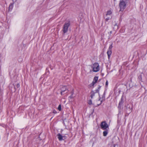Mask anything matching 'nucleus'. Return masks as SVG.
I'll return each mask as SVG.
<instances>
[{
  "mask_svg": "<svg viewBox=\"0 0 147 147\" xmlns=\"http://www.w3.org/2000/svg\"><path fill=\"white\" fill-rule=\"evenodd\" d=\"M100 86H99L98 87V88L97 90L94 91H93L90 92V97L92 99H96L97 97H99V94L98 92L99 91V89Z\"/></svg>",
  "mask_w": 147,
  "mask_h": 147,
  "instance_id": "1",
  "label": "nucleus"
},
{
  "mask_svg": "<svg viewBox=\"0 0 147 147\" xmlns=\"http://www.w3.org/2000/svg\"><path fill=\"white\" fill-rule=\"evenodd\" d=\"M100 126L101 129L102 130L109 129V125L105 121H102L101 123Z\"/></svg>",
  "mask_w": 147,
  "mask_h": 147,
  "instance_id": "2",
  "label": "nucleus"
},
{
  "mask_svg": "<svg viewBox=\"0 0 147 147\" xmlns=\"http://www.w3.org/2000/svg\"><path fill=\"white\" fill-rule=\"evenodd\" d=\"M93 71L94 72H96L99 70V66L97 63H95L92 65Z\"/></svg>",
  "mask_w": 147,
  "mask_h": 147,
  "instance_id": "3",
  "label": "nucleus"
},
{
  "mask_svg": "<svg viewBox=\"0 0 147 147\" xmlns=\"http://www.w3.org/2000/svg\"><path fill=\"white\" fill-rule=\"evenodd\" d=\"M69 25L70 23L69 22L66 23L64 25L63 29V31L64 34L67 32Z\"/></svg>",
  "mask_w": 147,
  "mask_h": 147,
  "instance_id": "4",
  "label": "nucleus"
},
{
  "mask_svg": "<svg viewBox=\"0 0 147 147\" xmlns=\"http://www.w3.org/2000/svg\"><path fill=\"white\" fill-rule=\"evenodd\" d=\"M113 47V43H112L109 46L108 50L107 52L109 59L110 57V56L112 53V49Z\"/></svg>",
  "mask_w": 147,
  "mask_h": 147,
  "instance_id": "5",
  "label": "nucleus"
},
{
  "mask_svg": "<svg viewBox=\"0 0 147 147\" xmlns=\"http://www.w3.org/2000/svg\"><path fill=\"white\" fill-rule=\"evenodd\" d=\"M57 136L60 141L64 140L65 139V136H62L60 134L57 135Z\"/></svg>",
  "mask_w": 147,
  "mask_h": 147,
  "instance_id": "6",
  "label": "nucleus"
},
{
  "mask_svg": "<svg viewBox=\"0 0 147 147\" xmlns=\"http://www.w3.org/2000/svg\"><path fill=\"white\" fill-rule=\"evenodd\" d=\"M61 95L63 94L65 92H67L68 90L67 88V87L65 86H64L61 89Z\"/></svg>",
  "mask_w": 147,
  "mask_h": 147,
  "instance_id": "7",
  "label": "nucleus"
},
{
  "mask_svg": "<svg viewBox=\"0 0 147 147\" xmlns=\"http://www.w3.org/2000/svg\"><path fill=\"white\" fill-rule=\"evenodd\" d=\"M105 131L103 132V136H107L108 133L109 129H105Z\"/></svg>",
  "mask_w": 147,
  "mask_h": 147,
  "instance_id": "8",
  "label": "nucleus"
},
{
  "mask_svg": "<svg viewBox=\"0 0 147 147\" xmlns=\"http://www.w3.org/2000/svg\"><path fill=\"white\" fill-rule=\"evenodd\" d=\"M112 13V11L111 10H108L106 14V16L107 17L108 16H110Z\"/></svg>",
  "mask_w": 147,
  "mask_h": 147,
  "instance_id": "9",
  "label": "nucleus"
},
{
  "mask_svg": "<svg viewBox=\"0 0 147 147\" xmlns=\"http://www.w3.org/2000/svg\"><path fill=\"white\" fill-rule=\"evenodd\" d=\"M98 78L97 77L95 76L93 79V80L92 83H96L98 80Z\"/></svg>",
  "mask_w": 147,
  "mask_h": 147,
  "instance_id": "10",
  "label": "nucleus"
},
{
  "mask_svg": "<svg viewBox=\"0 0 147 147\" xmlns=\"http://www.w3.org/2000/svg\"><path fill=\"white\" fill-rule=\"evenodd\" d=\"M95 83H91L89 85V87L92 88L94 87V86L95 85Z\"/></svg>",
  "mask_w": 147,
  "mask_h": 147,
  "instance_id": "11",
  "label": "nucleus"
},
{
  "mask_svg": "<svg viewBox=\"0 0 147 147\" xmlns=\"http://www.w3.org/2000/svg\"><path fill=\"white\" fill-rule=\"evenodd\" d=\"M118 26L116 24L114 26V27L113 28V29H118Z\"/></svg>",
  "mask_w": 147,
  "mask_h": 147,
  "instance_id": "12",
  "label": "nucleus"
},
{
  "mask_svg": "<svg viewBox=\"0 0 147 147\" xmlns=\"http://www.w3.org/2000/svg\"><path fill=\"white\" fill-rule=\"evenodd\" d=\"M132 84V83H130V84ZM125 86H126L127 87V86H129V87L130 88H131L132 87V85H130V83H127V84L125 85Z\"/></svg>",
  "mask_w": 147,
  "mask_h": 147,
  "instance_id": "13",
  "label": "nucleus"
},
{
  "mask_svg": "<svg viewBox=\"0 0 147 147\" xmlns=\"http://www.w3.org/2000/svg\"><path fill=\"white\" fill-rule=\"evenodd\" d=\"M58 109L59 111H61V105H59L58 107Z\"/></svg>",
  "mask_w": 147,
  "mask_h": 147,
  "instance_id": "14",
  "label": "nucleus"
},
{
  "mask_svg": "<svg viewBox=\"0 0 147 147\" xmlns=\"http://www.w3.org/2000/svg\"><path fill=\"white\" fill-rule=\"evenodd\" d=\"M110 19V17H107L105 19V21H106V22H107V21Z\"/></svg>",
  "mask_w": 147,
  "mask_h": 147,
  "instance_id": "15",
  "label": "nucleus"
},
{
  "mask_svg": "<svg viewBox=\"0 0 147 147\" xmlns=\"http://www.w3.org/2000/svg\"><path fill=\"white\" fill-rule=\"evenodd\" d=\"M138 80H140L141 79H142V76H140L139 77H138Z\"/></svg>",
  "mask_w": 147,
  "mask_h": 147,
  "instance_id": "16",
  "label": "nucleus"
},
{
  "mask_svg": "<svg viewBox=\"0 0 147 147\" xmlns=\"http://www.w3.org/2000/svg\"><path fill=\"white\" fill-rule=\"evenodd\" d=\"M53 113H55H55H57V112L55 110H54L53 111Z\"/></svg>",
  "mask_w": 147,
  "mask_h": 147,
  "instance_id": "17",
  "label": "nucleus"
},
{
  "mask_svg": "<svg viewBox=\"0 0 147 147\" xmlns=\"http://www.w3.org/2000/svg\"><path fill=\"white\" fill-rule=\"evenodd\" d=\"M20 86V85L19 84H17V88H19Z\"/></svg>",
  "mask_w": 147,
  "mask_h": 147,
  "instance_id": "18",
  "label": "nucleus"
},
{
  "mask_svg": "<svg viewBox=\"0 0 147 147\" xmlns=\"http://www.w3.org/2000/svg\"><path fill=\"white\" fill-rule=\"evenodd\" d=\"M112 147H115V145L114 144H113L111 145Z\"/></svg>",
  "mask_w": 147,
  "mask_h": 147,
  "instance_id": "19",
  "label": "nucleus"
},
{
  "mask_svg": "<svg viewBox=\"0 0 147 147\" xmlns=\"http://www.w3.org/2000/svg\"><path fill=\"white\" fill-rule=\"evenodd\" d=\"M89 104H90V105H91V104H92V101L91 100H90L89 102Z\"/></svg>",
  "mask_w": 147,
  "mask_h": 147,
  "instance_id": "20",
  "label": "nucleus"
},
{
  "mask_svg": "<svg viewBox=\"0 0 147 147\" xmlns=\"http://www.w3.org/2000/svg\"><path fill=\"white\" fill-rule=\"evenodd\" d=\"M122 102H120L119 103V105H122Z\"/></svg>",
  "mask_w": 147,
  "mask_h": 147,
  "instance_id": "21",
  "label": "nucleus"
},
{
  "mask_svg": "<svg viewBox=\"0 0 147 147\" xmlns=\"http://www.w3.org/2000/svg\"><path fill=\"white\" fill-rule=\"evenodd\" d=\"M12 5H10L9 7V8H10L11 7H12Z\"/></svg>",
  "mask_w": 147,
  "mask_h": 147,
  "instance_id": "22",
  "label": "nucleus"
},
{
  "mask_svg": "<svg viewBox=\"0 0 147 147\" xmlns=\"http://www.w3.org/2000/svg\"><path fill=\"white\" fill-rule=\"evenodd\" d=\"M108 84V83H106V86H107Z\"/></svg>",
  "mask_w": 147,
  "mask_h": 147,
  "instance_id": "23",
  "label": "nucleus"
},
{
  "mask_svg": "<svg viewBox=\"0 0 147 147\" xmlns=\"http://www.w3.org/2000/svg\"><path fill=\"white\" fill-rule=\"evenodd\" d=\"M112 31H111L110 32V34H112Z\"/></svg>",
  "mask_w": 147,
  "mask_h": 147,
  "instance_id": "24",
  "label": "nucleus"
},
{
  "mask_svg": "<svg viewBox=\"0 0 147 147\" xmlns=\"http://www.w3.org/2000/svg\"><path fill=\"white\" fill-rule=\"evenodd\" d=\"M106 83H108V81H107L106 82Z\"/></svg>",
  "mask_w": 147,
  "mask_h": 147,
  "instance_id": "25",
  "label": "nucleus"
},
{
  "mask_svg": "<svg viewBox=\"0 0 147 147\" xmlns=\"http://www.w3.org/2000/svg\"><path fill=\"white\" fill-rule=\"evenodd\" d=\"M131 110H130V112H129V113H130L131 112Z\"/></svg>",
  "mask_w": 147,
  "mask_h": 147,
  "instance_id": "26",
  "label": "nucleus"
}]
</instances>
